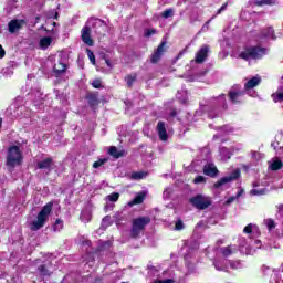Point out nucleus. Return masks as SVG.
I'll use <instances>...</instances> for the list:
<instances>
[{
  "label": "nucleus",
  "mask_w": 283,
  "mask_h": 283,
  "mask_svg": "<svg viewBox=\"0 0 283 283\" xmlns=\"http://www.w3.org/2000/svg\"><path fill=\"white\" fill-rule=\"evenodd\" d=\"M54 207V202H48L41 211L38 213L36 220L31 222L30 229L31 231H39V229H43L45 227V222H48V218H50V213H52V209Z\"/></svg>",
  "instance_id": "obj_1"
},
{
  "label": "nucleus",
  "mask_w": 283,
  "mask_h": 283,
  "mask_svg": "<svg viewBox=\"0 0 283 283\" xmlns=\"http://www.w3.org/2000/svg\"><path fill=\"white\" fill-rule=\"evenodd\" d=\"M266 54V48H262L260 45L255 46H245L243 51L240 52L239 59H242L243 61H258L265 56Z\"/></svg>",
  "instance_id": "obj_2"
},
{
  "label": "nucleus",
  "mask_w": 283,
  "mask_h": 283,
  "mask_svg": "<svg viewBox=\"0 0 283 283\" xmlns=\"http://www.w3.org/2000/svg\"><path fill=\"white\" fill-rule=\"evenodd\" d=\"M151 217L142 216L132 220V229H130V238L136 240V238H140V233L145 231L147 224H150Z\"/></svg>",
  "instance_id": "obj_3"
},
{
  "label": "nucleus",
  "mask_w": 283,
  "mask_h": 283,
  "mask_svg": "<svg viewBox=\"0 0 283 283\" xmlns=\"http://www.w3.org/2000/svg\"><path fill=\"white\" fill-rule=\"evenodd\" d=\"M23 165V154L21 153V148L19 146H11L8 149L7 155V167H14Z\"/></svg>",
  "instance_id": "obj_4"
},
{
  "label": "nucleus",
  "mask_w": 283,
  "mask_h": 283,
  "mask_svg": "<svg viewBox=\"0 0 283 283\" xmlns=\"http://www.w3.org/2000/svg\"><path fill=\"white\" fill-rule=\"evenodd\" d=\"M190 205L195 207V209H198L199 211H205V209H209L211 205H213V201H211V198L205 197L203 195L199 193L195 197H191L189 199Z\"/></svg>",
  "instance_id": "obj_5"
},
{
  "label": "nucleus",
  "mask_w": 283,
  "mask_h": 283,
  "mask_svg": "<svg viewBox=\"0 0 283 283\" xmlns=\"http://www.w3.org/2000/svg\"><path fill=\"white\" fill-rule=\"evenodd\" d=\"M165 52H167V41L164 40L160 42V44L150 55V63H153V65H156V63H159Z\"/></svg>",
  "instance_id": "obj_6"
},
{
  "label": "nucleus",
  "mask_w": 283,
  "mask_h": 283,
  "mask_svg": "<svg viewBox=\"0 0 283 283\" xmlns=\"http://www.w3.org/2000/svg\"><path fill=\"white\" fill-rule=\"evenodd\" d=\"M210 50L211 48L209 46V44H203L199 49V51L196 53L195 63H197L198 65H201V63H203L206 59H209Z\"/></svg>",
  "instance_id": "obj_7"
},
{
  "label": "nucleus",
  "mask_w": 283,
  "mask_h": 283,
  "mask_svg": "<svg viewBox=\"0 0 283 283\" xmlns=\"http://www.w3.org/2000/svg\"><path fill=\"white\" fill-rule=\"evenodd\" d=\"M240 178V170H234L232 175L222 177L220 180L214 182L213 187L214 189H220L223 185H227L228 182H233V180H238Z\"/></svg>",
  "instance_id": "obj_8"
},
{
  "label": "nucleus",
  "mask_w": 283,
  "mask_h": 283,
  "mask_svg": "<svg viewBox=\"0 0 283 283\" xmlns=\"http://www.w3.org/2000/svg\"><path fill=\"white\" fill-rule=\"evenodd\" d=\"M93 25H95V34H97V36H105V34H107V22H105V20L95 18Z\"/></svg>",
  "instance_id": "obj_9"
},
{
  "label": "nucleus",
  "mask_w": 283,
  "mask_h": 283,
  "mask_svg": "<svg viewBox=\"0 0 283 283\" xmlns=\"http://www.w3.org/2000/svg\"><path fill=\"white\" fill-rule=\"evenodd\" d=\"M82 41L90 48L94 45V40L92 39V29L87 25L82 28Z\"/></svg>",
  "instance_id": "obj_10"
},
{
  "label": "nucleus",
  "mask_w": 283,
  "mask_h": 283,
  "mask_svg": "<svg viewBox=\"0 0 283 283\" xmlns=\"http://www.w3.org/2000/svg\"><path fill=\"white\" fill-rule=\"evenodd\" d=\"M203 174L205 176H209V178H217L220 170L216 167V164L209 163L203 166Z\"/></svg>",
  "instance_id": "obj_11"
},
{
  "label": "nucleus",
  "mask_w": 283,
  "mask_h": 283,
  "mask_svg": "<svg viewBox=\"0 0 283 283\" xmlns=\"http://www.w3.org/2000/svg\"><path fill=\"white\" fill-rule=\"evenodd\" d=\"M157 134L159 136V140H163V143H167L169 140V135L167 134L165 122L157 123Z\"/></svg>",
  "instance_id": "obj_12"
},
{
  "label": "nucleus",
  "mask_w": 283,
  "mask_h": 283,
  "mask_svg": "<svg viewBox=\"0 0 283 283\" xmlns=\"http://www.w3.org/2000/svg\"><path fill=\"white\" fill-rule=\"evenodd\" d=\"M65 72H67V64H65L63 62H60L57 64V67L56 66L53 67V73H54L55 78L63 76V74H65Z\"/></svg>",
  "instance_id": "obj_13"
},
{
  "label": "nucleus",
  "mask_w": 283,
  "mask_h": 283,
  "mask_svg": "<svg viewBox=\"0 0 283 283\" xmlns=\"http://www.w3.org/2000/svg\"><path fill=\"white\" fill-rule=\"evenodd\" d=\"M260 36H261V39L275 40V30L273 29V27H268L266 29L261 30Z\"/></svg>",
  "instance_id": "obj_14"
},
{
  "label": "nucleus",
  "mask_w": 283,
  "mask_h": 283,
  "mask_svg": "<svg viewBox=\"0 0 283 283\" xmlns=\"http://www.w3.org/2000/svg\"><path fill=\"white\" fill-rule=\"evenodd\" d=\"M124 81L126 82V86L128 90H132L134 87V84L136 81H138V74L137 73H130L124 77Z\"/></svg>",
  "instance_id": "obj_15"
},
{
  "label": "nucleus",
  "mask_w": 283,
  "mask_h": 283,
  "mask_svg": "<svg viewBox=\"0 0 283 283\" xmlns=\"http://www.w3.org/2000/svg\"><path fill=\"white\" fill-rule=\"evenodd\" d=\"M52 165H54V160L52 157L45 158L42 161L36 164L38 169H52Z\"/></svg>",
  "instance_id": "obj_16"
},
{
  "label": "nucleus",
  "mask_w": 283,
  "mask_h": 283,
  "mask_svg": "<svg viewBox=\"0 0 283 283\" xmlns=\"http://www.w3.org/2000/svg\"><path fill=\"white\" fill-rule=\"evenodd\" d=\"M109 156L118 160V158H123L125 156V150H118L116 146H111L108 149Z\"/></svg>",
  "instance_id": "obj_17"
},
{
  "label": "nucleus",
  "mask_w": 283,
  "mask_h": 283,
  "mask_svg": "<svg viewBox=\"0 0 283 283\" xmlns=\"http://www.w3.org/2000/svg\"><path fill=\"white\" fill-rule=\"evenodd\" d=\"M23 24L19 23V20H11L8 24L10 34H14L18 30H21Z\"/></svg>",
  "instance_id": "obj_18"
},
{
  "label": "nucleus",
  "mask_w": 283,
  "mask_h": 283,
  "mask_svg": "<svg viewBox=\"0 0 283 283\" xmlns=\"http://www.w3.org/2000/svg\"><path fill=\"white\" fill-rule=\"evenodd\" d=\"M261 81L262 80L260 77H252L244 84V87L245 90H253V87H258V85H260Z\"/></svg>",
  "instance_id": "obj_19"
},
{
  "label": "nucleus",
  "mask_w": 283,
  "mask_h": 283,
  "mask_svg": "<svg viewBox=\"0 0 283 283\" xmlns=\"http://www.w3.org/2000/svg\"><path fill=\"white\" fill-rule=\"evenodd\" d=\"M39 45L41 50H48L52 45V38L50 36H44L40 39Z\"/></svg>",
  "instance_id": "obj_20"
},
{
  "label": "nucleus",
  "mask_w": 283,
  "mask_h": 283,
  "mask_svg": "<svg viewBox=\"0 0 283 283\" xmlns=\"http://www.w3.org/2000/svg\"><path fill=\"white\" fill-rule=\"evenodd\" d=\"M86 99L88 101V105L90 107L94 108L98 105L99 101H98V96L94 93H91L86 96Z\"/></svg>",
  "instance_id": "obj_21"
},
{
  "label": "nucleus",
  "mask_w": 283,
  "mask_h": 283,
  "mask_svg": "<svg viewBox=\"0 0 283 283\" xmlns=\"http://www.w3.org/2000/svg\"><path fill=\"white\" fill-rule=\"evenodd\" d=\"M145 202V192H139L129 203V207H134V205H143Z\"/></svg>",
  "instance_id": "obj_22"
},
{
  "label": "nucleus",
  "mask_w": 283,
  "mask_h": 283,
  "mask_svg": "<svg viewBox=\"0 0 283 283\" xmlns=\"http://www.w3.org/2000/svg\"><path fill=\"white\" fill-rule=\"evenodd\" d=\"M228 96H229L231 103H234V104H235V103H240V101H238V98H239L240 96H244V93H243V92L230 91V92L228 93Z\"/></svg>",
  "instance_id": "obj_23"
},
{
  "label": "nucleus",
  "mask_w": 283,
  "mask_h": 283,
  "mask_svg": "<svg viewBox=\"0 0 283 283\" xmlns=\"http://www.w3.org/2000/svg\"><path fill=\"white\" fill-rule=\"evenodd\" d=\"M38 271L42 277H50V275H52V272L48 270V265L45 264L38 266Z\"/></svg>",
  "instance_id": "obj_24"
},
{
  "label": "nucleus",
  "mask_w": 283,
  "mask_h": 283,
  "mask_svg": "<svg viewBox=\"0 0 283 283\" xmlns=\"http://www.w3.org/2000/svg\"><path fill=\"white\" fill-rule=\"evenodd\" d=\"M275 3H277V0H259L254 2L259 8H262V6H275Z\"/></svg>",
  "instance_id": "obj_25"
},
{
  "label": "nucleus",
  "mask_w": 283,
  "mask_h": 283,
  "mask_svg": "<svg viewBox=\"0 0 283 283\" xmlns=\"http://www.w3.org/2000/svg\"><path fill=\"white\" fill-rule=\"evenodd\" d=\"M282 167H283V163H282V160H280V159L274 160V161L270 165V169H271L272 171H280V169H282Z\"/></svg>",
  "instance_id": "obj_26"
},
{
  "label": "nucleus",
  "mask_w": 283,
  "mask_h": 283,
  "mask_svg": "<svg viewBox=\"0 0 283 283\" xmlns=\"http://www.w3.org/2000/svg\"><path fill=\"white\" fill-rule=\"evenodd\" d=\"M147 172L145 171H136L130 175L132 180H143V178H146Z\"/></svg>",
  "instance_id": "obj_27"
},
{
  "label": "nucleus",
  "mask_w": 283,
  "mask_h": 283,
  "mask_svg": "<svg viewBox=\"0 0 283 283\" xmlns=\"http://www.w3.org/2000/svg\"><path fill=\"white\" fill-rule=\"evenodd\" d=\"M221 254L223 255V258H229V255H233V249L231 248V245L221 248Z\"/></svg>",
  "instance_id": "obj_28"
},
{
  "label": "nucleus",
  "mask_w": 283,
  "mask_h": 283,
  "mask_svg": "<svg viewBox=\"0 0 283 283\" xmlns=\"http://www.w3.org/2000/svg\"><path fill=\"white\" fill-rule=\"evenodd\" d=\"M112 249V241H104L98 245V251H107Z\"/></svg>",
  "instance_id": "obj_29"
},
{
  "label": "nucleus",
  "mask_w": 283,
  "mask_h": 283,
  "mask_svg": "<svg viewBox=\"0 0 283 283\" xmlns=\"http://www.w3.org/2000/svg\"><path fill=\"white\" fill-rule=\"evenodd\" d=\"M91 85L94 87V90H101L103 87V81H101V78H95Z\"/></svg>",
  "instance_id": "obj_30"
},
{
  "label": "nucleus",
  "mask_w": 283,
  "mask_h": 283,
  "mask_svg": "<svg viewBox=\"0 0 283 283\" xmlns=\"http://www.w3.org/2000/svg\"><path fill=\"white\" fill-rule=\"evenodd\" d=\"M86 54H87L92 65H96V56L94 55V52L90 49H86Z\"/></svg>",
  "instance_id": "obj_31"
},
{
  "label": "nucleus",
  "mask_w": 283,
  "mask_h": 283,
  "mask_svg": "<svg viewBox=\"0 0 283 283\" xmlns=\"http://www.w3.org/2000/svg\"><path fill=\"white\" fill-rule=\"evenodd\" d=\"M185 229V222H182V219H177L175 222V231H182Z\"/></svg>",
  "instance_id": "obj_32"
},
{
  "label": "nucleus",
  "mask_w": 283,
  "mask_h": 283,
  "mask_svg": "<svg viewBox=\"0 0 283 283\" xmlns=\"http://www.w3.org/2000/svg\"><path fill=\"white\" fill-rule=\"evenodd\" d=\"M230 269H232L233 271H238V269H241L242 263L240 261H230Z\"/></svg>",
  "instance_id": "obj_33"
},
{
  "label": "nucleus",
  "mask_w": 283,
  "mask_h": 283,
  "mask_svg": "<svg viewBox=\"0 0 283 283\" xmlns=\"http://www.w3.org/2000/svg\"><path fill=\"white\" fill-rule=\"evenodd\" d=\"M107 160H108L107 158L98 159L93 164V169H98V167H103V165H105Z\"/></svg>",
  "instance_id": "obj_34"
},
{
  "label": "nucleus",
  "mask_w": 283,
  "mask_h": 283,
  "mask_svg": "<svg viewBox=\"0 0 283 283\" xmlns=\"http://www.w3.org/2000/svg\"><path fill=\"white\" fill-rule=\"evenodd\" d=\"M251 196H264V193H266V188H263V189H252L250 191Z\"/></svg>",
  "instance_id": "obj_35"
},
{
  "label": "nucleus",
  "mask_w": 283,
  "mask_h": 283,
  "mask_svg": "<svg viewBox=\"0 0 283 283\" xmlns=\"http://www.w3.org/2000/svg\"><path fill=\"white\" fill-rule=\"evenodd\" d=\"M102 60L105 61L107 67L112 70L114 67V64H112V61H109V56L105 53L102 54Z\"/></svg>",
  "instance_id": "obj_36"
},
{
  "label": "nucleus",
  "mask_w": 283,
  "mask_h": 283,
  "mask_svg": "<svg viewBox=\"0 0 283 283\" xmlns=\"http://www.w3.org/2000/svg\"><path fill=\"white\" fill-rule=\"evenodd\" d=\"M118 198H120V193L113 192L108 196L109 202H118Z\"/></svg>",
  "instance_id": "obj_37"
},
{
  "label": "nucleus",
  "mask_w": 283,
  "mask_h": 283,
  "mask_svg": "<svg viewBox=\"0 0 283 283\" xmlns=\"http://www.w3.org/2000/svg\"><path fill=\"white\" fill-rule=\"evenodd\" d=\"M163 19H169V17H174V9H166L161 13Z\"/></svg>",
  "instance_id": "obj_38"
},
{
  "label": "nucleus",
  "mask_w": 283,
  "mask_h": 283,
  "mask_svg": "<svg viewBox=\"0 0 283 283\" xmlns=\"http://www.w3.org/2000/svg\"><path fill=\"white\" fill-rule=\"evenodd\" d=\"M202 182H207V178H205V176H197L193 179L195 185H202Z\"/></svg>",
  "instance_id": "obj_39"
},
{
  "label": "nucleus",
  "mask_w": 283,
  "mask_h": 283,
  "mask_svg": "<svg viewBox=\"0 0 283 283\" xmlns=\"http://www.w3.org/2000/svg\"><path fill=\"white\" fill-rule=\"evenodd\" d=\"M158 31H156V29H146L144 36H146V39H149V36H153V34H156Z\"/></svg>",
  "instance_id": "obj_40"
},
{
  "label": "nucleus",
  "mask_w": 283,
  "mask_h": 283,
  "mask_svg": "<svg viewBox=\"0 0 283 283\" xmlns=\"http://www.w3.org/2000/svg\"><path fill=\"white\" fill-rule=\"evenodd\" d=\"M243 233H247V234L253 233V224L249 223L248 226H245L243 229Z\"/></svg>",
  "instance_id": "obj_41"
},
{
  "label": "nucleus",
  "mask_w": 283,
  "mask_h": 283,
  "mask_svg": "<svg viewBox=\"0 0 283 283\" xmlns=\"http://www.w3.org/2000/svg\"><path fill=\"white\" fill-rule=\"evenodd\" d=\"M266 227H268L269 231H273V229H275V221L273 219H269Z\"/></svg>",
  "instance_id": "obj_42"
},
{
  "label": "nucleus",
  "mask_w": 283,
  "mask_h": 283,
  "mask_svg": "<svg viewBox=\"0 0 283 283\" xmlns=\"http://www.w3.org/2000/svg\"><path fill=\"white\" fill-rule=\"evenodd\" d=\"M229 6V2H226L221 6V8L217 11V14H222L224 10H227V7Z\"/></svg>",
  "instance_id": "obj_43"
},
{
  "label": "nucleus",
  "mask_w": 283,
  "mask_h": 283,
  "mask_svg": "<svg viewBox=\"0 0 283 283\" xmlns=\"http://www.w3.org/2000/svg\"><path fill=\"white\" fill-rule=\"evenodd\" d=\"M178 116V111L176 108H170L169 117L176 118Z\"/></svg>",
  "instance_id": "obj_44"
},
{
  "label": "nucleus",
  "mask_w": 283,
  "mask_h": 283,
  "mask_svg": "<svg viewBox=\"0 0 283 283\" xmlns=\"http://www.w3.org/2000/svg\"><path fill=\"white\" fill-rule=\"evenodd\" d=\"M154 283H174V279L156 280Z\"/></svg>",
  "instance_id": "obj_45"
},
{
  "label": "nucleus",
  "mask_w": 283,
  "mask_h": 283,
  "mask_svg": "<svg viewBox=\"0 0 283 283\" xmlns=\"http://www.w3.org/2000/svg\"><path fill=\"white\" fill-rule=\"evenodd\" d=\"M282 101H283V93H277L276 98H274V103H277V102L282 103Z\"/></svg>",
  "instance_id": "obj_46"
},
{
  "label": "nucleus",
  "mask_w": 283,
  "mask_h": 283,
  "mask_svg": "<svg viewBox=\"0 0 283 283\" xmlns=\"http://www.w3.org/2000/svg\"><path fill=\"white\" fill-rule=\"evenodd\" d=\"M6 57V49H3V45L0 44V59Z\"/></svg>",
  "instance_id": "obj_47"
},
{
  "label": "nucleus",
  "mask_w": 283,
  "mask_h": 283,
  "mask_svg": "<svg viewBox=\"0 0 283 283\" xmlns=\"http://www.w3.org/2000/svg\"><path fill=\"white\" fill-rule=\"evenodd\" d=\"M237 197H230L227 199L226 205H231V202H235Z\"/></svg>",
  "instance_id": "obj_48"
},
{
  "label": "nucleus",
  "mask_w": 283,
  "mask_h": 283,
  "mask_svg": "<svg viewBox=\"0 0 283 283\" xmlns=\"http://www.w3.org/2000/svg\"><path fill=\"white\" fill-rule=\"evenodd\" d=\"M41 30H44V32H46L48 34H50V32H54V29L48 30L45 25H41Z\"/></svg>",
  "instance_id": "obj_49"
},
{
  "label": "nucleus",
  "mask_w": 283,
  "mask_h": 283,
  "mask_svg": "<svg viewBox=\"0 0 283 283\" xmlns=\"http://www.w3.org/2000/svg\"><path fill=\"white\" fill-rule=\"evenodd\" d=\"M242 193H244V189H241L240 191H238L235 198H240Z\"/></svg>",
  "instance_id": "obj_50"
},
{
  "label": "nucleus",
  "mask_w": 283,
  "mask_h": 283,
  "mask_svg": "<svg viewBox=\"0 0 283 283\" xmlns=\"http://www.w3.org/2000/svg\"><path fill=\"white\" fill-rule=\"evenodd\" d=\"M62 223H63V221L61 219L55 220V224H62Z\"/></svg>",
  "instance_id": "obj_51"
},
{
  "label": "nucleus",
  "mask_w": 283,
  "mask_h": 283,
  "mask_svg": "<svg viewBox=\"0 0 283 283\" xmlns=\"http://www.w3.org/2000/svg\"><path fill=\"white\" fill-rule=\"evenodd\" d=\"M53 19H59V12H55V13H54Z\"/></svg>",
  "instance_id": "obj_52"
},
{
  "label": "nucleus",
  "mask_w": 283,
  "mask_h": 283,
  "mask_svg": "<svg viewBox=\"0 0 283 283\" xmlns=\"http://www.w3.org/2000/svg\"><path fill=\"white\" fill-rule=\"evenodd\" d=\"M1 125H3V118L0 117V129H1Z\"/></svg>",
  "instance_id": "obj_53"
},
{
  "label": "nucleus",
  "mask_w": 283,
  "mask_h": 283,
  "mask_svg": "<svg viewBox=\"0 0 283 283\" xmlns=\"http://www.w3.org/2000/svg\"><path fill=\"white\" fill-rule=\"evenodd\" d=\"M52 25H53V28H55V25H56V22H52Z\"/></svg>",
  "instance_id": "obj_54"
},
{
  "label": "nucleus",
  "mask_w": 283,
  "mask_h": 283,
  "mask_svg": "<svg viewBox=\"0 0 283 283\" xmlns=\"http://www.w3.org/2000/svg\"><path fill=\"white\" fill-rule=\"evenodd\" d=\"M253 187H259V185L258 184H253Z\"/></svg>",
  "instance_id": "obj_55"
},
{
  "label": "nucleus",
  "mask_w": 283,
  "mask_h": 283,
  "mask_svg": "<svg viewBox=\"0 0 283 283\" xmlns=\"http://www.w3.org/2000/svg\"><path fill=\"white\" fill-rule=\"evenodd\" d=\"M35 19H36V21H39V19H41V18H40V17H36Z\"/></svg>",
  "instance_id": "obj_56"
}]
</instances>
